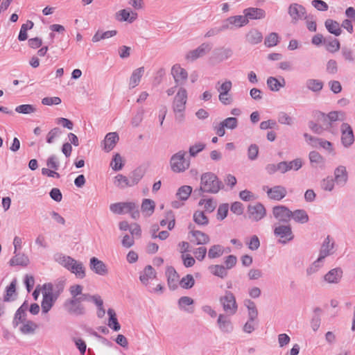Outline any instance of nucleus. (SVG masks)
<instances>
[{
	"instance_id": "f257e3e1",
	"label": "nucleus",
	"mask_w": 355,
	"mask_h": 355,
	"mask_svg": "<svg viewBox=\"0 0 355 355\" xmlns=\"http://www.w3.org/2000/svg\"><path fill=\"white\" fill-rule=\"evenodd\" d=\"M220 189V182L217 176L212 173H205L201 176L200 187L194 191V194L200 195L202 192L217 193Z\"/></svg>"
},
{
	"instance_id": "f03ea898",
	"label": "nucleus",
	"mask_w": 355,
	"mask_h": 355,
	"mask_svg": "<svg viewBox=\"0 0 355 355\" xmlns=\"http://www.w3.org/2000/svg\"><path fill=\"white\" fill-rule=\"evenodd\" d=\"M92 295H83L78 298L70 297L65 300L63 307L65 311L71 315H83L85 313L86 310L82 304L83 301H91Z\"/></svg>"
},
{
	"instance_id": "7ed1b4c3",
	"label": "nucleus",
	"mask_w": 355,
	"mask_h": 355,
	"mask_svg": "<svg viewBox=\"0 0 355 355\" xmlns=\"http://www.w3.org/2000/svg\"><path fill=\"white\" fill-rule=\"evenodd\" d=\"M187 152L184 150H180L173 154L169 161L170 167L173 172L176 173H183L187 171L190 166V159H187Z\"/></svg>"
},
{
	"instance_id": "20e7f679",
	"label": "nucleus",
	"mask_w": 355,
	"mask_h": 355,
	"mask_svg": "<svg viewBox=\"0 0 355 355\" xmlns=\"http://www.w3.org/2000/svg\"><path fill=\"white\" fill-rule=\"evenodd\" d=\"M187 100V92L185 88L180 87L173 101V111L176 113H182L185 110ZM177 119L182 121L183 119V114H180L179 116H177Z\"/></svg>"
},
{
	"instance_id": "39448f33",
	"label": "nucleus",
	"mask_w": 355,
	"mask_h": 355,
	"mask_svg": "<svg viewBox=\"0 0 355 355\" xmlns=\"http://www.w3.org/2000/svg\"><path fill=\"white\" fill-rule=\"evenodd\" d=\"M288 13L293 24H296L300 20L308 19L305 7L297 3H291L288 6Z\"/></svg>"
},
{
	"instance_id": "423d86ee",
	"label": "nucleus",
	"mask_w": 355,
	"mask_h": 355,
	"mask_svg": "<svg viewBox=\"0 0 355 355\" xmlns=\"http://www.w3.org/2000/svg\"><path fill=\"white\" fill-rule=\"evenodd\" d=\"M248 216L252 221L258 222L266 215V210L263 205L257 202L254 205H249L248 207Z\"/></svg>"
},
{
	"instance_id": "0eeeda50",
	"label": "nucleus",
	"mask_w": 355,
	"mask_h": 355,
	"mask_svg": "<svg viewBox=\"0 0 355 355\" xmlns=\"http://www.w3.org/2000/svg\"><path fill=\"white\" fill-rule=\"evenodd\" d=\"M238 309V304L235 296L230 291H226L223 296V311L230 316L234 315Z\"/></svg>"
},
{
	"instance_id": "6e6552de",
	"label": "nucleus",
	"mask_w": 355,
	"mask_h": 355,
	"mask_svg": "<svg viewBox=\"0 0 355 355\" xmlns=\"http://www.w3.org/2000/svg\"><path fill=\"white\" fill-rule=\"evenodd\" d=\"M341 132V143L345 148L350 147L354 142V132L350 126L347 123H343L340 126Z\"/></svg>"
},
{
	"instance_id": "1a4fd4ad",
	"label": "nucleus",
	"mask_w": 355,
	"mask_h": 355,
	"mask_svg": "<svg viewBox=\"0 0 355 355\" xmlns=\"http://www.w3.org/2000/svg\"><path fill=\"white\" fill-rule=\"evenodd\" d=\"M263 189L266 192L268 198L279 201L287 194L286 189L281 185L274 186L271 188L264 186Z\"/></svg>"
},
{
	"instance_id": "9d476101",
	"label": "nucleus",
	"mask_w": 355,
	"mask_h": 355,
	"mask_svg": "<svg viewBox=\"0 0 355 355\" xmlns=\"http://www.w3.org/2000/svg\"><path fill=\"white\" fill-rule=\"evenodd\" d=\"M171 74L177 86H183L188 78L187 71L178 64L172 67Z\"/></svg>"
},
{
	"instance_id": "9b49d317",
	"label": "nucleus",
	"mask_w": 355,
	"mask_h": 355,
	"mask_svg": "<svg viewBox=\"0 0 355 355\" xmlns=\"http://www.w3.org/2000/svg\"><path fill=\"white\" fill-rule=\"evenodd\" d=\"M275 236L280 237L279 242L286 244L287 242L293 240V234L290 225H279L274 230Z\"/></svg>"
},
{
	"instance_id": "f8f14e48",
	"label": "nucleus",
	"mask_w": 355,
	"mask_h": 355,
	"mask_svg": "<svg viewBox=\"0 0 355 355\" xmlns=\"http://www.w3.org/2000/svg\"><path fill=\"white\" fill-rule=\"evenodd\" d=\"M272 214L277 220L282 223H288L292 217V211L284 205L275 206Z\"/></svg>"
},
{
	"instance_id": "ddd939ff",
	"label": "nucleus",
	"mask_w": 355,
	"mask_h": 355,
	"mask_svg": "<svg viewBox=\"0 0 355 355\" xmlns=\"http://www.w3.org/2000/svg\"><path fill=\"white\" fill-rule=\"evenodd\" d=\"M334 245L335 242L334 239L327 236L321 245L318 258L323 261L327 257L333 254L334 253Z\"/></svg>"
},
{
	"instance_id": "4468645a",
	"label": "nucleus",
	"mask_w": 355,
	"mask_h": 355,
	"mask_svg": "<svg viewBox=\"0 0 355 355\" xmlns=\"http://www.w3.org/2000/svg\"><path fill=\"white\" fill-rule=\"evenodd\" d=\"M248 23V20L243 15L230 17L223 21V28H237L246 25Z\"/></svg>"
},
{
	"instance_id": "2eb2a0df",
	"label": "nucleus",
	"mask_w": 355,
	"mask_h": 355,
	"mask_svg": "<svg viewBox=\"0 0 355 355\" xmlns=\"http://www.w3.org/2000/svg\"><path fill=\"white\" fill-rule=\"evenodd\" d=\"M212 45L209 43H202L197 49L192 50L187 55V58L195 60L198 58L202 57L211 51Z\"/></svg>"
},
{
	"instance_id": "dca6fc26",
	"label": "nucleus",
	"mask_w": 355,
	"mask_h": 355,
	"mask_svg": "<svg viewBox=\"0 0 355 355\" xmlns=\"http://www.w3.org/2000/svg\"><path fill=\"white\" fill-rule=\"evenodd\" d=\"M89 268L96 274L99 275H105L108 270L106 265L96 257H92L89 261Z\"/></svg>"
},
{
	"instance_id": "f3484780",
	"label": "nucleus",
	"mask_w": 355,
	"mask_h": 355,
	"mask_svg": "<svg viewBox=\"0 0 355 355\" xmlns=\"http://www.w3.org/2000/svg\"><path fill=\"white\" fill-rule=\"evenodd\" d=\"M343 273L341 268H333L324 276V280L329 284H338L343 277Z\"/></svg>"
},
{
	"instance_id": "a211bd4d",
	"label": "nucleus",
	"mask_w": 355,
	"mask_h": 355,
	"mask_svg": "<svg viewBox=\"0 0 355 355\" xmlns=\"http://www.w3.org/2000/svg\"><path fill=\"white\" fill-rule=\"evenodd\" d=\"M156 275L157 272L155 269L150 265H148L144 268V270L140 272L139 280L142 284L148 286L149 281L155 279Z\"/></svg>"
},
{
	"instance_id": "6ab92c4d",
	"label": "nucleus",
	"mask_w": 355,
	"mask_h": 355,
	"mask_svg": "<svg viewBox=\"0 0 355 355\" xmlns=\"http://www.w3.org/2000/svg\"><path fill=\"white\" fill-rule=\"evenodd\" d=\"M348 180V173L346 167L339 166L334 170V180L337 184L344 186Z\"/></svg>"
},
{
	"instance_id": "aec40b11",
	"label": "nucleus",
	"mask_w": 355,
	"mask_h": 355,
	"mask_svg": "<svg viewBox=\"0 0 355 355\" xmlns=\"http://www.w3.org/2000/svg\"><path fill=\"white\" fill-rule=\"evenodd\" d=\"M322 120L328 125L329 129L331 127L332 122L338 120H343L345 119V114L342 112H331L328 114H322Z\"/></svg>"
},
{
	"instance_id": "412c9836",
	"label": "nucleus",
	"mask_w": 355,
	"mask_h": 355,
	"mask_svg": "<svg viewBox=\"0 0 355 355\" xmlns=\"http://www.w3.org/2000/svg\"><path fill=\"white\" fill-rule=\"evenodd\" d=\"M266 13L263 9L257 8H248L243 10V17L249 19H260L265 17Z\"/></svg>"
},
{
	"instance_id": "4be33fe9",
	"label": "nucleus",
	"mask_w": 355,
	"mask_h": 355,
	"mask_svg": "<svg viewBox=\"0 0 355 355\" xmlns=\"http://www.w3.org/2000/svg\"><path fill=\"white\" fill-rule=\"evenodd\" d=\"M119 137L116 132H109L106 135L104 142V150L107 152L112 150L119 141Z\"/></svg>"
},
{
	"instance_id": "5701e85b",
	"label": "nucleus",
	"mask_w": 355,
	"mask_h": 355,
	"mask_svg": "<svg viewBox=\"0 0 355 355\" xmlns=\"http://www.w3.org/2000/svg\"><path fill=\"white\" fill-rule=\"evenodd\" d=\"M189 229L190 230V233L192 236L194 238L193 242L197 245L205 244L207 243L209 239L207 234L204 232H202L198 230H194L192 225L189 226Z\"/></svg>"
},
{
	"instance_id": "b1692460",
	"label": "nucleus",
	"mask_w": 355,
	"mask_h": 355,
	"mask_svg": "<svg viewBox=\"0 0 355 355\" xmlns=\"http://www.w3.org/2000/svg\"><path fill=\"white\" fill-rule=\"evenodd\" d=\"M166 275L167 277L168 287L173 290L177 288L178 275L174 268L172 266L167 267Z\"/></svg>"
},
{
	"instance_id": "393cba45",
	"label": "nucleus",
	"mask_w": 355,
	"mask_h": 355,
	"mask_svg": "<svg viewBox=\"0 0 355 355\" xmlns=\"http://www.w3.org/2000/svg\"><path fill=\"white\" fill-rule=\"evenodd\" d=\"M145 71L144 67H139L135 69L130 78L129 87L130 88H135L140 83L141 78L143 76Z\"/></svg>"
},
{
	"instance_id": "a878e982",
	"label": "nucleus",
	"mask_w": 355,
	"mask_h": 355,
	"mask_svg": "<svg viewBox=\"0 0 355 355\" xmlns=\"http://www.w3.org/2000/svg\"><path fill=\"white\" fill-rule=\"evenodd\" d=\"M324 26L329 33L335 36H339L342 33L340 25L337 21L328 19L324 21Z\"/></svg>"
},
{
	"instance_id": "bb28decb",
	"label": "nucleus",
	"mask_w": 355,
	"mask_h": 355,
	"mask_svg": "<svg viewBox=\"0 0 355 355\" xmlns=\"http://www.w3.org/2000/svg\"><path fill=\"white\" fill-rule=\"evenodd\" d=\"M55 260L69 270L71 266L76 263V260L69 256L58 254L55 256Z\"/></svg>"
},
{
	"instance_id": "cd10ccee",
	"label": "nucleus",
	"mask_w": 355,
	"mask_h": 355,
	"mask_svg": "<svg viewBox=\"0 0 355 355\" xmlns=\"http://www.w3.org/2000/svg\"><path fill=\"white\" fill-rule=\"evenodd\" d=\"M55 260L69 270L71 266L76 263V260L69 256L58 254L55 256Z\"/></svg>"
},
{
	"instance_id": "c85d7f7f",
	"label": "nucleus",
	"mask_w": 355,
	"mask_h": 355,
	"mask_svg": "<svg viewBox=\"0 0 355 355\" xmlns=\"http://www.w3.org/2000/svg\"><path fill=\"white\" fill-rule=\"evenodd\" d=\"M324 44L325 45L327 51L330 53L337 52L340 48V42L336 38H332L331 37H327L324 40Z\"/></svg>"
},
{
	"instance_id": "c756f323",
	"label": "nucleus",
	"mask_w": 355,
	"mask_h": 355,
	"mask_svg": "<svg viewBox=\"0 0 355 355\" xmlns=\"http://www.w3.org/2000/svg\"><path fill=\"white\" fill-rule=\"evenodd\" d=\"M9 263L10 266H26L29 263V259L24 254L17 253L10 260Z\"/></svg>"
},
{
	"instance_id": "7c9ffc66",
	"label": "nucleus",
	"mask_w": 355,
	"mask_h": 355,
	"mask_svg": "<svg viewBox=\"0 0 355 355\" xmlns=\"http://www.w3.org/2000/svg\"><path fill=\"white\" fill-rule=\"evenodd\" d=\"M244 306L248 309V319L255 320L258 316V311L255 303L251 300H245Z\"/></svg>"
},
{
	"instance_id": "2f4dec72",
	"label": "nucleus",
	"mask_w": 355,
	"mask_h": 355,
	"mask_svg": "<svg viewBox=\"0 0 355 355\" xmlns=\"http://www.w3.org/2000/svg\"><path fill=\"white\" fill-rule=\"evenodd\" d=\"M16 280L11 282L10 285L6 287V295L3 297V301L12 302L16 299Z\"/></svg>"
},
{
	"instance_id": "473e14b6",
	"label": "nucleus",
	"mask_w": 355,
	"mask_h": 355,
	"mask_svg": "<svg viewBox=\"0 0 355 355\" xmlns=\"http://www.w3.org/2000/svg\"><path fill=\"white\" fill-rule=\"evenodd\" d=\"M263 35L260 31L257 29L250 30L246 35V40L252 44H257L262 41Z\"/></svg>"
},
{
	"instance_id": "72a5a7b5",
	"label": "nucleus",
	"mask_w": 355,
	"mask_h": 355,
	"mask_svg": "<svg viewBox=\"0 0 355 355\" xmlns=\"http://www.w3.org/2000/svg\"><path fill=\"white\" fill-rule=\"evenodd\" d=\"M56 300V298L52 297L49 294L43 295V299L41 304L42 313H48L51 310Z\"/></svg>"
},
{
	"instance_id": "f704fd0d",
	"label": "nucleus",
	"mask_w": 355,
	"mask_h": 355,
	"mask_svg": "<svg viewBox=\"0 0 355 355\" xmlns=\"http://www.w3.org/2000/svg\"><path fill=\"white\" fill-rule=\"evenodd\" d=\"M107 314L109 315L107 325L114 331H119L121 329V325L118 322L114 310L112 309H109L107 310Z\"/></svg>"
},
{
	"instance_id": "c9c22d12",
	"label": "nucleus",
	"mask_w": 355,
	"mask_h": 355,
	"mask_svg": "<svg viewBox=\"0 0 355 355\" xmlns=\"http://www.w3.org/2000/svg\"><path fill=\"white\" fill-rule=\"evenodd\" d=\"M116 18L120 21H128L130 23L133 22L137 18L136 13H132L130 16V12L125 9L121 10L116 13Z\"/></svg>"
},
{
	"instance_id": "e433bc0d",
	"label": "nucleus",
	"mask_w": 355,
	"mask_h": 355,
	"mask_svg": "<svg viewBox=\"0 0 355 355\" xmlns=\"http://www.w3.org/2000/svg\"><path fill=\"white\" fill-rule=\"evenodd\" d=\"M194 303L193 300L188 296L181 297L178 300V306L180 309L184 310L188 313H192L193 312V308H186L187 306H190Z\"/></svg>"
},
{
	"instance_id": "4c0bfd02",
	"label": "nucleus",
	"mask_w": 355,
	"mask_h": 355,
	"mask_svg": "<svg viewBox=\"0 0 355 355\" xmlns=\"http://www.w3.org/2000/svg\"><path fill=\"white\" fill-rule=\"evenodd\" d=\"M192 192V187L188 185L180 187L176 193V197L182 201L187 200Z\"/></svg>"
},
{
	"instance_id": "58836bf2",
	"label": "nucleus",
	"mask_w": 355,
	"mask_h": 355,
	"mask_svg": "<svg viewBox=\"0 0 355 355\" xmlns=\"http://www.w3.org/2000/svg\"><path fill=\"white\" fill-rule=\"evenodd\" d=\"M91 301H92L98 307V311L96 313L98 318H103L105 314V310L103 308V301L101 299V297L98 295H92Z\"/></svg>"
},
{
	"instance_id": "ea45409f",
	"label": "nucleus",
	"mask_w": 355,
	"mask_h": 355,
	"mask_svg": "<svg viewBox=\"0 0 355 355\" xmlns=\"http://www.w3.org/2000/svg\"><path fill=\"white\" fill-rule=\"evenodd\" d=\"M124 161L119 153H116L113 155L110 162V166L114 171H119L124 166Z\"/></svg>"
},
{
	"instance_id": "a19ab883",
	"label": "nucleus",
	"mask_w": 355,
	"mask_h": 355,
	"mask_svg": "<svg viewBox=\"0 0 355 355\" xmlns=\"http://www.w3.org/2000/svg\"><path fill=\"white\" fill-rule=\"evenodd\" d=\"M144 171L141 167L135 169L130 175V181L132 186L136 185L142 179L144 175Z\"/></svg>"
},
{
	"instance_id": "79ce46f5",
	"label": "nucleus",
	"mask_w": 355,
	"mask_h": 355,
	"mask_svg": "<svg viewBox=\"0 0 355 355\" xmlns=\"http://www.w3.org/2000/svg\"><path fill=\"white\" fill-rule=\"evenodd\" d=\"M295 221L300 223H306L309 220V216L303 209H297L292 211V217Z\"/></svg>"
},
{
	"instance_id": "37998d69",
	"label": "nucleus",
	"mask_w": 355,
	"mask_h": 355,
	"mask_svg": "<svg viewBox=\"0 0 355 355\" xmlns=\"http://www.w3.org/2000/svg\"><path fill=\"white\" fill-rule=\"evenodd\" d=\"M37 328V325L34 322L26 320L20 327L19 330L23 334H33Z\"/></svg>"
},
{
	"instance_id": "c03bdc74",
	"label": "nucleus",
	"mask_w": 355,
	"mask_h": 355,
	"mask_svg": "<svg viewBox=\"0 0 355 355\" xmlns=\"http://www.w3.org/2000/svg\"><path fill=\"white\" fill-rule=\"evenodd\" d=\"M72 273H74L78 278L83 279L85 277V270L83 264L76 260V263L73 264L69 269Z\"/></svg>"
},
{
	"instance_id": "a18cd8bd",
	"label": "nucleus",
	"mask_w": 355,
	"mask_h": 355,
	"mask_svg": "<svg viewBox=\"0 0 355 355\" xmlns=\"http://www.w3.org/2000/svg\"><path fill=\"white\" fill-rule=\"evenodd\" d=\"M306 86L313 92H319L323 87V83L317 79H309L306 82Z\"/></svg>"
},
{
	"instance_id": "49530a36",
	"label": "nucleus",
	"mask_w": 355,
	"mask_h": 355,
	"mask_svg": "<svg viewBox=\"0 0 355 355\" xmlns=\"http://www.w3.org/2000/svg\"><path fill=\"white\" fill-rule=\"evenodd\" d=\"M114 184L117 187L121 189H123L126 187H132L130 181V179H128L127 177L124 176L122 174H118L117 175L115 176Z\"/></svg>"
},
{
	"instance_id": "de8ad7c7",
	"label": "nucleus",
	"mask_w": 355,
	"mask_h": 355,
	"mask_svg": "<svg viewBox=\"0 0 355 355\" xmlns=\"http://www.w3.org/2000/svg\"><path fill=\"white\" fill-rule=\"evenodd\" d=\"M155 204L153 200L150 199H144L141 204V211L144 213H146L147 216H150L155 209Z\"/></svg>"
},
{
	"instance_id": "09e8293b",
	"label": "nucleus",
	"mask_w": 355,
	"mask_h": 355,
	"mask_svg": "<svg viewBox=\"0 0 355 355\" xmlns=\"http://www.w3.org/2000/svg\"><path fill=\"white\" fill-rule=\"evenodd\" d=\"M33 22L28 20L26 24H23L21 26V29L18 35V40L19 41H25L27 37V31L31 29L33 27Z\"/></svg>"
},
{
	"instance_id": "8fccbe9b",
	"label": "nucleus",
	"mask_w": 355,
	"mask_h": 355,
	"mask_svg": "<svg viewBox=\"0 0 355 355\" xmlns=\"http://www.w3.org/2000/svg\"><path fill=\"white\" fill-rule=\"evenodd\" d=\"M83 287L79 284L72 285L69 288V293L71 297L78 298L83 297V295H90L88 293H83Z\"/></svg>"
},
{
	"instance_id": "3c124183",
	"label": "nucleus",
	"mask_w": 355,
	"mask_h": 355,
	"mask_svg": "<svg viewBox=\"0 0 355 355\" xmlns=\"http://www.w3.org/2000/svg\"><path fill=\"white\" fill-rule=\"evenodd\" d=\"M323 261L318 258L313 263H312L306 270V273L308 276L312 275L317 272L322 266Z\"/></svg>"
},
{
	"instance_id": "603ef678",
	"label": "nucleus",
	"mask_w": 355,
	"mask_h": 355,
	"mask_svg": "<svg viewBox=\"0 0 355 355\" xmlns=\"http://www.w3.org/2000/svg\"><path fill=\"white\" fill-rule=\"evenodd\" d=\"M26 312H23L22 309H17L12 320L13 327L16 328L20 323H24L26 320Z\"/></svg>"
},
{
	"instance_id": "864d4df0",
	"label": "nucleus",
	"mask_w": 355,
	"mask_h": 355,
	"mask_svg": "<svg viewBox=\"0 0 355 355\" xmlns=\"http://www.w3.org/2000/svg\"><path fill=\"white\" fill-rule=\"evenodd\" d=\"M62 133V130L60 128H53L48 132L46 135V142L48 144L53 143L55 139L60 137Z\"/></svg>"
},
{
	"instance_id": "5fc2aeb1",
	"label": "nucleus",
	"mask_w": 355,
	"mask_h": 355,
	"mask_svg": "<svg viewBox=\"0 0 355 355\" xmlns=\"http://www.w3.org/2000/svg\"><path fill=\"white\" fill-rule=\"evenodd\" d=\"M182 288L185 289L191 288L195 284V279L191 275H187L180 282Z\"/></svg>"
},
{
	"instance_id": "6e6d98bb",
	"label": "nucleus",
	"mask_w": 355,
	"mask_h": 355,
	"mask_svg": "<svg viewBox=\"0 0 355 355\" xmlns=\"http://www.w3.org/2000/svg\"><path fill=\"white\" fill-rule=\"evenodd\" d=\"M15 111L20 114H28L36 111L34 105L30 104H23L15 107Z\"/></svg>"
},
{
	"instance_id": "4d7b16f0",
	"label": "nucleus",
	"mask_w": 355,
	"mask_h": 355,
	"mask_svg": "<svg viewBox=\"0 0 355 355\" xmlns=\"http://www.w3.org/2000/svg\"><path fill=\"white\" fill-rule=\"evenodd\" d=\"M335 180L331 177H327L324 178L320 182L322 189L327 191H331L334 188Z\"/></svg>"
},
{
	"instance_id": "13d9d810",
	"label": "nucleus",
	"mask_w": 355,
	"mask_h": 355,
	"mask_svg": "<svg viewBox=\"0 0 355 355\" xmlns=\"http://www.w3.org/2000/svg\"><path fill=\"white\" fill-rule=\"evenodd\" d=\"M193 220L198 225H205L208 224V218L203 211H196L193 214Z\"/></svg>"
},
{
	"instance_id": "bf43d9fd",
	"label": "nucleus",
	"mask_w": 355,
	"mask_h": 355,
	"mask_svg": "<svg viewBox=\"0 0 355 355\" xmlns=\"http://www.w3.org/2000/svg\"><path fill=\"white\" fill-rule=\"evenodd\" d=\"M278 39L277 33H271L265 38L264 44L268 47L275 46L278 43Z\"/></svg>"
},
{
	"instance_id": "052dcab7",
	"label": "nucleus",
	"mask_w": 355,
	"mask_h": 355,
	"mask_svg": "<svg viewBox=\"0 0 355 355\" xmlns=\"http://www.w3.org/2000/svg\"><path fill=\"white\" fill-rule=\"evenodd\" d=\"M266 83L269 89L272 92H277L281 88L279 80L277 79L275 77L270 76L268 78Z\"/></svg>"
},
{
	"instance_id": "680f3d73",
	"label": "nucleus",
	"mask_w": 355,
	"mask_h": 355,
	"mask_svg": "<svg viewBox=\"0 0 355 355\" xmlns=\"http://www.w3.org/2000/svg\"><path fill=\"white\" fill-rule=\"evenodd\" d=\"M278 122L283 125H291L293 124V119L286 112H280L278 114Z\"/></svg>"
},
{
	"instance_id": "e2e57ef3",
	"label": "nucleus",
	"mask_w": 355,
	"mask_h": 355,
	"mask_svg": "<svg viewBox=\"0 0 355 355\" xmlns=\"http://www.w3.org/2000/svg\"><path fill=\"white\" fill-rule=\"evenodd\" d=\"M309 127L314 133L318 135H321L325 130H329L328 125H326L324 123L322 126L314 123L313 121H310L309 123Z\"/></svg>"
},
{
	"instance_id": "0e129e2a",
	"label": "nucleus",
	"mask_w": 355,
	"mask_h": 355,
	"mask_svg": "<svg viewBox=\"0 0 355 355\" xmlns=\"http://www.w3.org/2000/svg\"><path fill=\"white\" fill-rule=\"evenodd\" d=\"M205 205V209L209 212H212L216 207V202L212 199L207 200L201 199L199 202V205Z\"/></svg>"
},
{
	"instance_id": "69168bd1",
	"label": "nucleus",
	"mask_w": 355,
	"mask_h": 355,
	"mask_svg": "<svg viewBox=\"0 0 355 355\" xmlns=\"http://www.w3.org/2000/svg\"><path fill=\"white\" fill-rule=\"evenodd\" d=\"M238 126V120L235 117H228L223 120V129L225 128L234 130Z\"/></svg>"
},
{
	"instance_id": "338daca9",
	"label": "nucleus",
	"mask_w": 355,
	"mask_h": 355,
	"mask_svg": "<svg viewBox=\"0 0 355 355\" xmlns=\"http://www.w3.org/2000/svg\"><path fill=\"white\" fill-rule=\"evenodd\" d=\"M309 160L311 163L320 164H323L324 158L320 155V154L317 151H311L309 155Z\"/></svg>"
},
{
	"instance_id": "774afa93",
	"label": "nucleus",
	"mask_w": 355,
	"mask_h": 355,
	"mask_svg": "<svg viewBox=\"0 0 355 355\" xmlns=\"http://www.w3.org/2000/svg\"><path fill=\"white\" fill-rule=\"evenodd\" d=\"M144 110L143 109H139L135 115L132 117L131 123L134 127H138L139 124L141 123L144 117Z\"/></svg>"
}]
</instances>
